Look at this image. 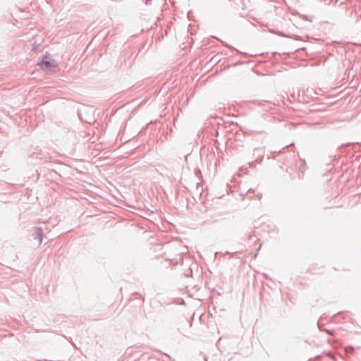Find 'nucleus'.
Segmentation results:
<instances>
[{
	"label": "nucleus",
	"instance_id": "obj_1",
	"mask_svg": "<svg viewBox=\"0 0 361 361\" xmlns=\"http://www.w3.org/2000/svg\"><path fill=\"white\" fill-rule=\"evenodd\" d=\"M39 65L44 71H49L51 68L56 67L55 61L49 56H44Z\"/></svg>",
	"mask_w": 361,
	"mask_h": 361
},
{
	"label": "nucleus",
	"instance_id": "obj_2",
	"mask_svg": "<svg viewBox=\"0 0 361 361\" xmlns=\"http://www.w3.org/2000/svg\"><path fill=\"white\" fill-rule=\"evenodd\" d=\"M353 350V348L352 347H348V348H345V352L348 353H350V352H352Z\"/></svg>",
	"mask_w": 361,
	"mask_h": 361
}]
</instances>
